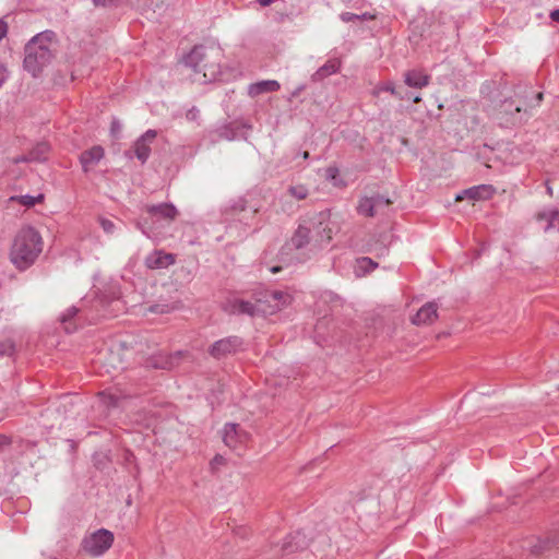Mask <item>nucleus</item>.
I'll return each mask as SVG.
<instances>
[{
  "mask_svg": "<svg viewBox=\"0 0 559 559\" xmlns=\"http://www.w3.org/2000/svg\"><path fill=\"white\" fill-rule=\"evenodd\" d=\"M242 345L240 338L236 336L226 337L215 342L210 349V353L215 358H222L229 354L236 353Z\"/></svg>",
  "mask_w": 559,
  "mask_h": 559,
  "instance_id": "1a4fd4ad",
  "label": "nucleus"
},
{
  "mask_svg": "<svg viewBox=\"0 0 559 559\" xmlns=\"http://www.w3.org/2000/svg\"><path fill=\"white\" fill-rule=\"evenodd\" d=\"M156 135L157 132L155 130H147L134 142L132 154L131 152H127L126 155L129 158H132V156H134L142 164H144L151 155V146L154 143Z\"/></svg>",
  "mask_w": 559,
  "mask_h": 559,
  "instance_id": "6e6552de",
  "label": "nucleus"
},
{
  "mask_svg": "<svg viewBox=\"0 0 559 559\" xmlns=\"http://www.w3.org/2000/svg\"><path fill=\"white\" fill-rule=\"evenodd\" d=\"M515 111H516V112H520V111H521V108H520V107H515Z\"/></svg>",
  "mask_w": 559,
  "mask_h": 559,
  "instance_id": "c03bdc74",
  "label": "nucleus"
},
{
  "mask_svg": "<svg viewBox=\"0 0 559 559\" xmlns=\"http://www.w3.org/2000/svg\"><path fill=\"white\" fill-rule=\"evenodd\" d=\"M360 16V20H371L373 19V15L369 14V13H364Z\"/></svg>",
  "mask_w": 559,
  "mask_h": 559,
  "instance_id": "58836bf2",
  "label": "nucleus"
},
{
  "mask_svg": "<svg viewBox=\"0 0 559 559\" xmlns=\"http://www.w3.org/2000/svg\"><path fill=\"white\" fill-rule=\"evenodd\" d=\"M119 130H120V124H119V122H118V121H112V123H111V132H112V133H116V132H118Z\"/></svg>",
  "mask_w": 559,
  "mask_h": 559,
  "instance_id": "e433bc0d",
  "label": "nucleus"
},
{
  "mask_svg": "<svg viewBox=\"0 0 559 559\" xmlns=\"http://www.w3.org/2000/svg\"><path fill=\"white\" fill-rule=\"evenodd\" d=\"M219 138L231 141L235 140L237 136L235 132L230 130L229 127H225L219 131Z\"/></svg>",
  "mask_w": 559,
  "mask_h": 559,
  "instance_id": "c756f323",
  "label": "nucleus"
},
{
  "mask_svg": "<svg viewBox=\"0 0 559 559\" xmlns=\"http://www.w3.org/2000/svg\"><path fill=\"white\" fill-rule=\"evenodd\" d=\"M8 26L7 24L0 20V40L7 35Z\"/></svg>",
  "mask_w": 559,
  "mask_h": 559,
  "instance_id": "473e14b6",
  "label": "nucleus"
},
{
  "mask_svg": "<svg viewBox=\"0 0 559 559\" xmlns=\"http://www.w3.org/2000/svg\"><path fill=\"white\" fill-rule=\"evenodd\" d=\"M278 270H280V267L275 266V267H273V269H272V272H273V273H275V272H277Z\"/></svg>",
  "mask_w": 559,
  "mask_h": 559,
  "instance_id": "37998d69",
  "label": "nucleus"
},
{
  "mask_svg": "<svg viewBox=\"0 0 559 559\" xmlns=\"http://www.w3.org/2000/svg\"><path fill=\"white\" fill-rule=\"evenodd\" d=\"M382 92H390L399 99L404 98L402 94L396 91L394 83L391 81L377 85L372 91V95L378 97Z\"/></svg>",
  "mask_w": 559,
  "mask_h": 559,
  "instance_id": "5701e85b",
  "label": "nucleus"
},
{
  "mask_svg": "<svg viewBox=\"0 0 559 559\" xmlns=\"http://www.w3.org/2000/svg\"><path fill=\"white\" fill-rule=\"evenodd\" d=\"M12 201H15L26 207L34 206L37 203H40L44 200V194H37V195H31V194H24V195H16L11 198Z\"/></svg>",
  "mask_w": 559,
  "mask_h": 559,
  "instance_id": "4be33fe9",
  "label": "nucleus"
},
{
  "mask_svg": "<svg viewBox=\"0 0 559 559\" xmlns=\"http://www.w3.org/2000/svg\"><path fill=\"white\" fill-rule=\"evenodd\" d=\"M341 20L343 22H353V21H356V20H360V16L358 14H354V13H350V12H344L340 15Z\"/></svg>",
  "mask_w": 559,
  "mask_h": 559,
  "instance_id": "7c9ffc66",
  "label": "nucleus"
},
{
  "mask_svg": "<svg viewBox=\"0 0 559 559\" xmlns=\"http://www.w3.org/2000/svg\"><path fill=\"white\" fill-rule=\"evenodd\" d=\"M7 80V69L2 63H0V86L3 84V82Z\"/></svg>",
  "mask_w": 559,
  "mask_h": 559,
  "instance_id": "2f4dec72",
  "label": "nucleus"
},
{
  "mask_svg": "<svg viewBox=\"0 0 559 559\" xmlns=\"http://www.w3.org/2000/svg\"><path fill=\"white\" fill-rule=\"evenodd\" d=\"M324 215L317 214L299 224L293 235L288 246L301 249L310 242L311 239L322 243L331 239L330 231L326 235V226L323 224Z\"/></svg>",
  "mask_w": 559,
  "mask_h": 559,
  "instance_id": "39448f33",
  "label": "nucleus"
},
{
  "mask_svg": "<svg viewBox=\"0 0 559 559\" xmlns=\"http://www.w3.org/2000/svg\"><path fill=\"white\" fill-rule=\"evenodd\" d=\"M404 82L409 87L423 88L429 84V75L418 70H411L404 74Z\"/></svg>",
  "mask_w": 559,
  "mask_h": 559,
  "instance_id": "aec40b11",
  "label": "nucleus"
},
{
  "mask_svg": "<svg viewBox=\"0 0 559 559\" xmlns=\"http://www.w3.org/2000/svg\"><path fill=\"white\" fill-rule=\"evenodd\" d=\"M377 266L378 264L373 262L372 259L364 257L356 260L354 270L357 276H362L368 272L374 270Z\"/></svg>",
  "mask_w": 559,
  "mask_h": 559,
  "instance_id": "412c9836",
  "label": "nucleus"
},
{
  "mask_svg": "<svg viewBox=\"0 0 559 559\" xmlns=\"http://www.w3.org/2000/svg\"><path fill=\"white\" fill-rule=\"evenodd\" d=\"M146 217L138 221V228L148 238L158 239L160 229L170 225L176 218L178 211L171 203H162L146 206Z\"/></svg>",
  "mask_w": 559,
  "mask_h": 559,
  "instance_id": "20e7f679",
  "label": "nucleus"
},
{
  "mask_svg": "<svg viewBox=\"0 0 559 559\" xmlns=\"http://www.w3.org/2000/svg\"><path fill=\"white\" fill-rule=\"evenodd\" d=\"M48 152L49 145L46 142H40L33 147L28 155H23L16 158L14 162H43L47 158Z\"/></svg>",
  "mask_w": 559,
  "mask_h": 559,
  "instance_id": "a211bd4d",
  "label": "nucleus"
},
{
  "mask_svg": "<svg viewBox=\"0 0 559 559\" xmlns=\"http://www.w3.org/2000/svg\"><path fill=\"white\" fill-rule=\"evenodd\" d=\"M259 2L260 5L262 7H266V5H270L272 2H274L275 0H257Z\"/></svg>",
  "mask_w": 559,
  "mask_h": 559,
  "instance_id": "4c0bfd02",
  "label": "nucleus"
},
{
  "mask_svg": "<svg viewBox=\"0 0 559 559\" xmlns=\"http://www.w3.org/2000/svg\"><path fill=\"white\" fill-rule=\"evenodd\" d=\"M204 57L203 48L195 47L185 57L183 62L187 67L193 69L195 73L203 72V83L222 80L221 66L215 62L202 66L201 61Z\"/></svg>",
  "mask_w": 559,
  "mask_h": 559,
  "instance_id": "423d86ee",
  "label": "nucleus"
},
{
  "mask_svg": "<svg viewBox=\"0 0 559 559\" xmlns=\"http://www.w3.org/2000/svg\"><path fill=\"white\" fill-rule=\"evenodd\" d=\"M114 543V534L106 530L99 528L82 540L83 550L92 557H99L106 552Z\"/></svg>",
  "mask_w": 559,
  "mask_h": 559,
  "instance_id": "0eeeda50",
  "label": "nucleus"
},
{
  "mask_svg": "<svg viewBox=\"0 0 559 559\" xmlns=\"http://www.w3.org/2000/svg\"><path fill=\"white\" fill-rule=\"evenodd\" d=\"M10 443V439L7 436H0V448Z\"/></svg>",
  "mask_w": 559,
  "mask_h": 559,
  "instance_id": "c9c22d12",
  "label": "nucleus"
},
{
  "mask_svg": "<svg viewBox=\"0 0 559 559\" xmlns=\"http://www.w3.org/2000/svg\"><path fill=\"white\" fill-rule=\"evenodd\" d=\"M175 263V257L171 253L154 251L145 258V265L148 269H164Z\"/></svg>",
  "mask_w": 559,
  "mask_h": 559,
  "instance_id": "2eb2a0df",
  "label": "nucleus"
},
{
  "mask_svg": "<svg viewBox=\"0 0 559 559\" xmlns=\"http://www.w3.org/2000/svg\"><path fill=\"white\" fill-rule=\"evenodd\" d=\"M304 90V86H299L295 92L293 93V96H297L301 91Z\"/></svg>",
  "mask_w": 559,
  "mask_h": 559,
  "instance_id": "a19ab883",
  "label": "nucleus"
},
{
  "mask_svg": "<svg viewBox=\"0 0 559 559\" xmlns=\"http://www.w3.org/2000/svg\"><path fill=\"white\" fill-rule=\"evenodd\" d=\"M99 224L106 234H114L116 230V226H115L114 222H111L108 218H105V217L99 218Z\"/></svg>",
  "mask_w": 559,
  "mask_h": 559,
  "instance_id": "a878e982",
  "label": "nucleus"
},
{
  "mask_svg": "<svg viewBox=\"0 0 559 559\" xmlns=\"http://www.w3.org/2000/svg\"><path fill=\"white\" fill-rule=\"evenodd\" d=\"M246 433L239 430L236 424H226L223 429V441L224 443L235 449L237 445L246 440Z\"/></svg>",
  "mask_w": 559,
  "mask_h": 559,
  "instance_id": "4468645a",
  "label": "nucleus"
},
{
  "mask_svg": "<svg viewBox=\"0 0 559 559\" xmlns=\"http://www.w3.org/2000/svg\"><path fill=\"white\" fill-rule=\"evenodd\" d=\"M14 352V344L12 341L8 340L5 342L0 343V355H11Z\"/></svg>",
  "mask_w": 559,
  "mask_h": 559,
  "instance_id": "cd10ccee",
  "label": "nucleus"
},
{
  "mask_svg": "<svg viewBox=\"0 0 559 559\" xmlns=\"http://www.w3.org/2000/svg\"><path fill=\"white\" fill-rule=\"evenodd\" d=\"M340 69L341 61L336 58L330 59L311 75V81L320 82L325 78L337 73Z\"/></svg>",
  "mask_w": 559,
  "mask_h": 559,
  "instance_id": "f3484780",
  "label": "nucleus"
},
{
  "mask_svg": "<svg viewBox=\"0 0 559 559\" xmlns=\"http://www.w3.org/2000/svg\"><path fill=\"white\" fill-rule=\"evenodd\" d=\"M438 318V306L435 302L425 304L417 313L412 318V322L416 325L431 324Z\"/></svg>",
  "mask_w": 559,
  "mask_h": 559,
  "instance_id": "9d476101",
  "label": "nucleus"
},
{
  "mask_svg": "<svg viewBox=\"0 0 559 559\" xmlns=\"http://www.w3.org/2000/svg\"><path fill=\"white\" fill-rule=\"evenodd\" d=\"M288 193L297 200H304L308 197L309 190L305 185L290 186Z\"/></svg>",
  "mask_w": 559,
  "mask_h": 559,
  "instance_id": "b1692460",
  "label": "nucleus"
},
{
  "mask_svg": "<svg viewBox=\"0 0 559 559\" xmlns=\"http://www.w3.org/2000/svg\"><path fill=\"white\" fill-rule=\"evenodd\" d=\"M281 87L280 83L276 80H264L253 84H250L248 87V94L251 97H255L258 95L276 92Z\"/></svg>",
  "mask_w": 559,
  "mask_h": 559,
  "instance_id": "6ab92c4d",
  "label": "nucleus"
},
{
  "mask_svg": "<svg viewBox=\"0 0 559 559\" xmlns=\"http://www.w3.org/2000/svg\"><path fill=\"white\" fill-rule=\"evenodd\" d=\"M404 97L403 99H412L414 103H419L421 100V97L419 95L413 96L409 93H406L405 95L402 94Z\"/></svg>",
  "mask_w": 559,
  "mask_h": 559,
  "instance_id": "72a5a7b5",
  "label": "nucleus"
},
{
  "mask_svg": "<svg viewBox=\"0 0 559 559\" xmlns=\"http://www.w3.org/2000/svg\"><path fill=\"white\" fill-rule=\"evenodd\" d=\"M537 222L544 231L559 229V211L552 207L545 209L536 215Z\"/></svg>",
  "mask_w": 559,
  "mask_h": 559,
  "instance_id": "9b49d317",
  "label": "nucleus"
},
{
  "mask_svg": "<svg viewBox=\"0 0 559 559\" xmlns=\"http://www.w3.org/2000/svg\"><path fill=\"white\" fill-rule=\"evenodd\" d=\"M43 238L34 227H22L13 239L10 261L16 269L24 271L35 263L43 251Z\"/></svg>",
  "mask_w": 559,
  "mask_h": 559,
  "instance_id": "f257e3e1",
  "label": "nucleus"
},
{
  "mask_svg": "<svg viewBox=\"0 0 559 559\" xmlns=\"http://www.w3.org/2000/svg\"><path fill=\"white\" fill-rule=\"evenodd\" d=\"M543 99V93H537L536 103L538 104Z\"/></svg>",
  "mask_w": 559,
  "mask_h": 559,
  "instance_id": "79ce46f5",
  "label": "nucleus"
},
{
  "mask_svg": "<svg viewBox=\"0 0 559 559\" xmlns=\"http://www.w3.org/2000/svg\"><path fill=\"white\" fill-rule=\"evenodd\" d=\"M292 301V296L288 293L281 290L269 292L264 295L263 299H259L255 304L242 299H230L226 305V309L231 313H243L255 316L261 313L263 316L273 314Z\"/></svg>",
  "mask_w": 559,
  "mask_h": 559,
  "instance_id": "f03ea898",
  "label": "nucleus"
},
{
  "mask_svg": "<svg viewBox=\"0 0 559 559\" xmlns=\"http://www.w3.org/2000/svg\"><path fill=\"white\" fill-rule=\"evenodd\" d=\"M105 151L99 145L83 152L80 157L83 170L85 173L92 170L103 159Z\"/></svg>",
  "mask_w": 559,
  "mask_h": 559,
  "instance_id": "f8f14e48",
  "label": "nucleus"
},
{
  "mask_svg": "<svg viewBox=\"0 0 559 559\" xmlns=\"http://www.w3.org/2000/svg\"><path fill=\"white\" fill-rule=\"evenodd\" d=\"M325 178L334 186L342 185V182L338 180V169L336 167H328L325 170Z\"/></svg>",
  "mask_w": 559,
  "mask_h": 559,
  "instance_id": "393cba45",
  "label": "nucleus"
},
{
  "mask_svg": "<svg viewBox=\"0 0 559 559\" xmlns=\"http://www.w3.org/2000/svg\"><path fill=\"white\" fill-rule=\"evenodd\" d=\"M121 0H92L96 8H111L117 7Z\"/></svg>",
  "mask_w": 559,
  "mask_h": 559,
  "instance_id": "bb28decb",
  "label": "nucleus"
},
{
  "mask_svg": "<svg viewBox=\"0 0 559 559\" xmlns=\"http://www.w3.org/2000/svg\"><path fill=\"white\" fill-rule=\"evenodd\" d=\"M296 156H301L304 159H307L309 157L308 152L297 153Z\"/></svg>",
  "mask_w": 559,
  "mask_h": 559,
  "instance_id": "ea45409f",
  "label": "nucleus"
},
{
  "mask_svg": "<svg viewBox=\"0 0 559 559\" xmlns=\"http://www.w3.org/2000/svg\"><path fill=\"white\" fill-rule=\"evenodd\" d=\"M78 308L72 306L66 310L60 317L61 322L66 323L68 320H70L72 317H74L78 313Z\"/></svg>",
  "mask_w": 559,
  "mask_h": 559,
  "instance_id": "c85d7f7f",
  "label": "nucleus"
},
{
  "mask_svg": "<svg viewBox=\"0 0 559 559\" xmlns=\"http://www.w3.org/2000/svg\"><path fill=\"white\" fill-rule=\"evenodd\" d=\"M53 57V33L43 32L34 36L25 47L24 68L36 76Z\"/></svg>",
  "mask_w": 559,
  "mask_h": 559,
  "instance_id": "7ed1b4c3",
  "label": "nucleus"
},
{
  "mask_svg": "<svg viewBox=\"0 0 559 559\" xmlns=\"http://www.w3.org/2000/svg\"><path fill=\"white\" fill-rule=\"evenodd\" d=\"M492 193L493 188L491 186L480 185L462 191L460 194L456 195V200L460 201L463 200L464 198H468L472 200L488 199L492 195Z\"/></svg>",
  "mask_w": 559,
  "mask_h": 559,
  "instance_id": "dca6fc26",
  "label": "nucleus"
},
{
  "mask_svg": "<svg viewBox=\"0 0 559 559\" xmlns=\"http://www.w3.org/2000/svg\"><path fill=\"white\" fill-rule=\"evenodd\" d=\"M550 19L559 23V9L550 12Z\"/></svg>",
  "mask_w": 559,
  "mask_h": 559,
  "instance_id": "f704fd0d",
  "label": "nucleus"
},
{
  "mask_svg": "<svg viewBox=\"0 0 559 559\" xmlns=\"http://www.w3.org/2000/svg\"><path fill=\"white\" fill-rule=\"evenodd\" d=\"M388 204H389V201H384L380 197H374V198L373 197L372 198L365 197V198L360 199L358 206H357V211L360 215L372 217L376 215L377 209L379 206H384Z\"/></svg>",
  "mask_w": 559,
  "mask_h": 559,
  "instance_id": "ddd939ff",
  "label": "nucleus"
}]
</instances>
